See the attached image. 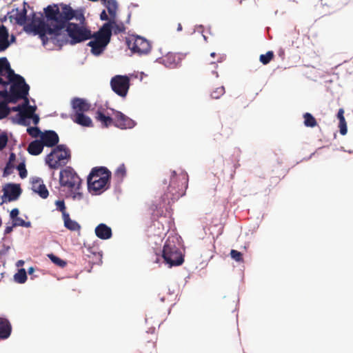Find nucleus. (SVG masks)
Instances as JSON below:
<instances>
[{"label": "nucleus", "mask_w": 353, "mask_h": 353, "mask_svg": "<svg viewBox=\"0 0 353 353\" xmlns=\"http://www.w3.org/2000/svg\"><path fill=\"white\" fill-rule=\"evenodd\" d=\"M13 222V226H22L26 228H30L31 226V223L30 221L26 222L23 219H22L20 217L16 218L14 220L12 221Z\"/></svg>", "instance_id": "nucleus-41"}, {"label": "nucleus", "mask_w": 353, "mask_h": 353, "mask_svg": "<svg viewBox=\"0 0 353 353\" xmlns=\"http://www.w3.org/2000/svg\"><path fill=\"white\" fill-rule=\"evenodd\" d=\"M108 24H103L99 30L92 34L93 40L88 46L91 47V52L94 55L101 54L110 41V32Z\"/></svg>", "instance_id": "nucleus-6"}, {"label": "nucleus", "mask_w": 353, "mask_h": 353, "mask_svg": "<svg viewBox=\"0 0 353 353\" xmlns=\"http://www.w3.org/2000/svg\"><path fill=\"white\" fill-rule=\"evenodd\" d=\"M3 197L8 198V201L17 200L21 193V189L19 184H8L3 188Z\"/></svg>", "instance_id": "nucleus-19"}, {"label": "nucleus", "mask_w": 353, "mask_h": 353, "mask_svg": "<svg viewBox=\"0 0 353 353\" xmlns=\"http://www.w3.org/2000/svg\"><path fill=\"white\" fill-rule=\"evenodd\" d=\"M81 179L71 167H66L61 170L59 174V183L61 186L65 187L72 194L73 199L82 197L79 192L81 186Z\"/></svg>", "instance_id": "nucleus-5"}, {"label": "nucleus", "mask_w": 353, "mask_h": 353, "mask_svg": "<svg viewBox=\"0 0 353 353\" xmlns=\"http://www.w3.org/2000/svg\"><path fill=\"white\" fill-rule=\"evenodd\" d=\"M163 183L164 193L162 198L170 204L185 194L188 186V176L184 172L177 174L175 171L170 170L167 177L163 179Z\"/></svg>", "instance_id": "nucleus-2"}, {"label": "nucleus", "mask_w": 353, "mask_h": 353, "mask_svg": "<svg viewBox=\"0 0 353 353\" xmlns=\"http://www.w3.org/2000/svg\"><path fill=\"white\" fill-rule=\"evenodd\" d=\"M8 66L5 63L4 57L0 58V84L3 86L8 85V82H6L5 72H8Z\"/></svg>", "instance_id": "nucleus-32"}, {"label": "nucleus", "mask_w": 353, "mask_h": 353, "mask_svg": "<svg viewBox=\"0 0 353 353\" xmlns=\"http://www.w3.org/2000/svg\"><path fill=\"white\" fill-rule=\"evenodd\" d=\"M339 128L340 129V133L342 135H345L347 132V123L345 118L339 121Z\"/></svg>", "instance_id": "nucleus-44"}, {"label": "nucleus", "mask_w": 353, "mask_h": 353, "mask_svg": "<svg viewBox=\"0 0 353 353\" xmlns=\"http://www.w3.org/2000/svg\"><path fill=\"white\" fill-rule=\"evenodd\" d=\"M130 85V79L126 75H115L110 80L112 90L121 97L127 95Z\"/></svg>", "instance_id": "nucleus-11"}, {"label": "nucleus", "mask_w": 353, "mask_h": 353, "mask_svg": "<svg viewBox=\"0 0 353 353\" xmlns=\"http://www.w3.org/2000/svg\"><path fill=\"white\" fill-rule=\"evenodd\" d=\"M225 88L223 86H220L212 92L211 97L212 99H218L225 94Z\"/></svg>", "instance_id": "nucleus-40"}, {"label": "nucleus", "mask_w": 353, "mask_h": 353, "mask_svg": "<svg viewBox=\"0 0 353 353\" xmlns=\"http://www.w3.org/2000/svg\"><path fill=\"white\" fill-rule=\"evenodd\" d=\"M8 103L0 101V119L6 118L10 113V108L8 106Z\"/></svg>", "instance_id": "nucleus-37"}, {"label": "nucleus", "mask_w": 353, "mask_h": 353, "mask_svg": "<svg viewBox=\"0 0 353 353\" xmlns=\"http://www.w3.org/2000/svg\"><path fill=\"white\" fill-rule=\"evenodd\" d=\"M2 224V221H1V219L0 218V226Z\"/></svg>", "instance_id": "nucleus-62"}, {"label": "nucleus", "mask_w": 353, "mask_h": 353, "mask_svg": "<svg viewBox=\"0 0 353 353\" xmlns=\"http://www.w3.org/2000/svg\"><path fill=\"white\" fill-rule=\"evenodd\" d=\"M14 280L18 283H24L27 280V274L25 269H19L18 272L14 275Z\"/></svg>", "instance_id": "nucleus-34"}, {"label": "nucleus", "mask_w": 353, "mask_h": 353, "mask_svg": "<svg viewBox=\"0 0 353 353\" xmlns=\"http://www.w3.org/2000/svg\"><path fill=\"white\" fill-rule=\"evenodd\" d=\"M28 103H29L28 99L24 100V101L22 104L18 105L17 106L10 108V112H19V113H20L21 108H23L24 106L27 105Z\"/></svg>", "instance_id": "nucleus-49"}, {"label": "nucleus", "mask_w": 353, "mask_h": 353, "mask_svg": "<svg viewBox=\"0 0 353 353\" xmlns=\"http://www.w3.org/2000/svg\"><path fill=\"white\" fill-rule=\"evenodd\" d=\"M55 205L57 206V210L60 211L62 213V216L64 217V214H68V213L65 211V205L63 200H58L55 202Z\"/></svg>", "instance_id": "nucleus-42"}, {"label": "nucleus", "mask_w": 353, "mask_h": 353, "mask_svg": "<svg viewBox=\"0 0 353 353\" xmlns=\"http://www.w3.org/2000/svg\"><path fill=\"white\" fill-rule=\"evenodd\" d=\"M15 39H16L14 35H11V38H10V39H9V41H10V44L14 42Z\"/></svg>", "instance_id": "nucleus-56"}, {"label": "nucleus", "mask_w": 353, "mask_h": 353, "mask_svg": "<svg viewBox=\"0 0 353 353\" xmlns=\"http://www.w3.org/2000/svg\"><path fill=\"white\" fill-rule=\"evenodd\" d=\"M63 220L64 222V226L71 231H79L81 229V225L75 221L72 220L68 214H64V217H63Z\"/></svg>", "instance_id": "nucleus-30"}, {"label": "nucleus", "mask_w": 353, "mask_h": 353, "mask_svg": "<svg viewBox=\"0 0 353 353\" xmlns=\"http://www.w3.org/2000/svg\"><path fill=\"white\" fill-rule=\"evenodd\" d=\"M100 19L102 21H109L110 18L108 17L105 10H103L100 14Z\"/></svg>", "instance_id": "nucleus-51"}, {"label": "nucleus", "mask_w": 353, "mask_h": 353, "mask_svg": "<svg viewBox=\"0 0 353 353\" xmlns=\"http://www.w3.org/2000/svg\"><path fill=\"white\" fill-rule=\"evenodd\" d=\"M5 63L8 66V72H5L6 82H8V85L11 83L10 85V101L12 103H16L19 100L28 99L29 93L30 86L26 83L25 79L23 77L19 74L14 73L10 68V63L8 59L4 57Z\"/></svg>", "instance_id": "nucleus-3"}, {"label": "nucleus", "mask_w": 353, "mask_h": 353, "mask_svg": "<svg viewBox=\"0 0 353 353\" xmlns=\"http://www.w3.org/2000/svg\"><path fill=\"white\" fill-rule=\"evenodd\" d=\"M26 3H24V6ZM8 17L12 21H15V23L19 26H23L27 21V10L24 6L21 10L18 8L12 9L11 12L8 14Z\"/></svg>", "instance_id": "nucleus-17"}, {"label": "nucleus", "mask_w": 353, "mask_h": 353, "mask_svg": "<svg viewBox=\"0 0 353 353\" xmlns=\"http://www.w3.org/2000/svg\"><path fill=\"white\" fill-rule=\"evenodd\" d=\"M71 106L72 109L71 114H76L88 112L90 109L91 105L85 99L75 97L71 101Z\"/></svg>", "instance_id": "nucleus-18"}, {"label": "nucleus", "mask_w": 353, "mask_h": 353, "mask_svg": "<svg viewBox=\"0 0 353 353\" xmlns=\"http://www.w3.org/2000/svg\"><path fill=\"white\" fill-rule=\"evenodd\" d=\"M41 141L44 146H55L59 141L58 134L52 130L46 131L41 134Z\"/></svg>", "instance_id": "nucleus-20"}, {"label": "nucleus", "mask_w": 353, "mask_h": 353, "mask_svg": "<svg viewBox=\"0 0 353 353\" xmlns=\"http://www.w3.org/2000/svg\"><path fill=\"white\" fill-rule=\"evenodd\" d=\"M163 257L170 267L180 265L184 261L181 250L170 239H168L163 246Z\"/></svg>", "instance_id": "nucleus-9"}, {"label": "nucleus", "mask_w": 353, "mask_h": 353, "mask_svg": "<svg viewBox=\"0 0 353 353\" xmlns=\"http://www.w3.org/2000/svg\"><path fill=\"white\" fill-rule=\"evenodd\" d=\"M34 272V268L33 267H30L28 268V273L31 275L33 274V272Z\"/></svg>", "instance_id": "nucleus-55"}, {"label": "nucleus", "mask_w": 353, "mask_h": 353, "mask_svg": "<svg viewBox=\"0 0 353 353\" xmlns=\"http://www.w3.org/2000/svg\"><path fill=\"white\" fill-rule=\"evenodd\" d=\"M43 147L44 145L41 140H35L28 145V152L32 155H39L42 152Z\"/></svg>", "instance_id": "nucleus-28"}, {"label": "nucleus", "mask_w": 353, "mask_h": 353, "mask_svg": "<svg viewBox=\"0 0 353 353\" xmlns=\"http://www.w3.org/2000/svg\"><path fill=\"white\" fill-rule=\"evenodd\" d=\"M337 118L340 121V120H342L343 119H344V110L343 108H340L338 111V113H337Z\"/></svg>", "instance_id": "nucleus-52"}, {"label": "nucleus", "mask_w": 353, "mask_h": 353, "mask_svg": "<svg viewBox=\"0 0 353 353\" xmlns=\"http://www.w3.org/2000/svg\"><path fill=\"white\" fill-rule=\"evenodd\" d=\"M304 119L303 123L305 127L314 128L317 125V121L313 115L309 112H305L303 115Z\"/></svg>", "instance_id": "nucleus-33"}, {"label": "nucleus", "mask_w": 353, "mask_h": 353, "mask_svg": "<svg viewBox=\"0 0 353 353\" xmlns=\"http://www.w3.org/2000/svg\"><path fill=\"white\" fill-rule=\"evenodd\" d=\"M19 211L17 208H14L10 212V218L13 220H14L16 218L18 217Z\"/></svg>", "instance_id": "nucleus-50"}, {"label": "nucleus", "mask_w": 353, "mask_h": 353, "mask_svg": "<svg viewBox=\"0 0 353 353\" xmlns=\"http://www.w3.org/2000/svg\"><path fill=\"white\" fill-rule=\"evenodd\" d=\"M112 111V116L114 117L113 125L121 130L132 129L136 125V122L124 114L123 112L110 109Z\"/></svg>", "instance_id": "nucleus-12"}, {"label": "nucleus", "mask_w": 353, "mask_h": 353, "mask_svg": "<svg viewBox=\"0 0 353 353\" xmlns=\"http://www.w3.org/2000/svg\"><path fill=\"white\" fill-rule=\"evenodd\" d=\"M339 128L340 129V133L342 135H345L347 132V123L345 118L339 121Z\"/></svg>", "instance_id": "nucleus-45"}, {"label": "nucleus", "mask_w": 353, "mask_h": 353, "mask_svg": "<svg viewBox=\"0 0 353 353\" xmlns=\"http://www.w3.org/2000/svg\"><path fill=\"white\" fill-rule=\"evenodd\" d=\"M23 261H19L18 262V264H19V265H21V264H23Z\"/></svg>", "instance_id": "nucleus-61"}, {"label": "nucleus", "mask_w": 353, "mask_h": 353, "mask_svg": "<svg viewBox=\"0 0 353 353\" xmlns=\"http://www.w3.org/2000/svg\"><path fill=\"white\" fill-rule=\"evenodd\" d=\"M94 118L101 123L103 128H108L110 125H113V116L109 112H105V110L103 108H98L95 112Z\"/></svg>", "instance_id": "nucleus-14"}, {"label": "nucleus", "mask_w": 353, "mask_h": 353, "mask_svg": "<svg viewBox=\"0 0 353 353\" xmlns=\"http://www.w3.org/2000/svg\"><path fill=\"white\" fill-rule=\"evenodd\" d=\"M32 183V189L34 192L37 193L42 199L48 198L49 192L41 178H34Z\"/></svg>", "instance_id": "nucleus-21"}, {"label": "nucleus", "mask_w": 353, "mask_h": 353, "mask_svg": "<svg viewBox=\"0 0 353 353\" xmlns=\"http://www.w3.org/2000/svg\"><path fill=\"white\" fill-rule=\"evenodd\" d=\"M8 248L6 250H4V251H1L0 250V254H5L6 252L8 250Z\"/></svg>", "instance_id": "nucleus-59"}, {"label": "nucleus", "mask_w": 353, "mask_h": 353, "mask_svg": "<svg viewBox=\"0 0 353 353\" xmlns=\"http://www.w3.org/2000/svg\"><path fill=\"white\" fill-rule=\"evenodd\" d=\"M37 108L36 106L30 105L29 103L21 108L20 113L17 114L19 117L17 123L19 125L28 126L30 125V122L27 120L32 117L34 112H35Z\"/></svg>", "instance_id": "nucleus-16"}, {"label": "nucleus", "mask_w": 353, "mask_h": 353, "mask_svg": "<svg viewBox=\"0 0 353 353\" xmlns=\"http://www.w3.org/2000/svg\"><path fill=\"white\" fill-rule=\"evenodd\" d=\"M85 21V19L84 20ZM80 22L79 21H78ZM85 21L79 24L71 23L68 21L65 24V31L70 38V43L76 44L92 38V32L83 26Z\"/></svg>", "instance_id": "nucleus-8"}, {"label": "nucleus", "mask_w": 353, "mask_h": 353, "mask_svg": "<svg viewBox=\"0 0 353 353\" xmlns=\"http://www.w3.org/2000/svg\"><path fill=\"white\" fill-rule=\"evenodd\" d=\"M0 96L4 99V101L3 102L12 103V101H10V91L9 92L6 90L0 91Z\"/></svg>", "instance_id": "nucleus-48"}, {"label": "nucleus", "mask_w": 353, "mask_h": 353, "mask_svg": "<svg viewBox=\"0 0 353 353\" xmlns=\"http://www.w3.org/2000/svg\"><path fill=\"white\" fill-rule=\"evenodd\" d=\"M16 161V154L13 152H11L9 156L8 161L6 165V167L3 170V176H7L10 175L12 172L13 169L15 168V164L14 162Z\"/></svg>", "instance_id": "nucleus-29"}, {"label": "nucleus", "mask_w": 353, "mask_h": 353, "mask_svg": "<svg viewBox=\"0 0 353 353\" xmlns=\"http://www.w3.org/2000/svg\"><path fill=\"white\" fill-rule=\"evenodd\" d=\"M12 331L10 321L5 318L0 317V340L8 339Z\"/></svg>", "instance_id": "nucleus-27"}, {"label": "nucleus", "mask_w": 353, "mask_h": 353, "mask_svg": "<svg viewBox=\"0 0 353 353\" xmlns=\"http://www.w3.org/2000/svg\"><path fill=\"white\" fill-rule=\"evenodd\" d=\"M96 236L103 240L109 239L112 237V229L105 223L99 224L95 228Z\"/></svg>", "instance_id": "nucleus-25"}, {"label": "nucleus", "mask_w": 353, "mask_h": 353, "mask_svg": "<svg viewBox=\"0 0 353 353\" xmlns=\"http://www.w3.org/2000/svg\"><path fill=\"white\" fill-rule=\"evenodd\" d=\"M30 119H32L33 123L34 125L38 124V123L39 122V117L37 114H35L34 112L33 113L32 117H31Z\"/></svg>", "instance_id": "nucleus-53"}, {"label": "nucleus", "mask_w": 353, "mask_h": 353, "mask_svg": "<svg viewBox=\"0 0 353 353\" xmlns=\"http://www.w3.org/2000/svg\"><path fill=\"white\" fill-rule=\"evenodd\" d=\"M126 175V168L124 164L120 165L114 172V176L119 180L122 181Z\"/></svg>", "instance_id": "nucleus-38"}, {"label": "nucleus", "mask_w": 353, "mask_h": 353, "mask_svg": "<svg viewBox=\"0 0 353 353\" xmlns=\"http://www.w3.org/2000/svg\"><path fill=\"white\" fill-rule=\"evenodd\" d=\"M177 30H178V31H181V30H182V26H181V23H179V24H178V26H177Z\"/></svg>", "instance_id": "nucleus-58"}, {"label": "nucleus", "mask_w": 353, "mask_h": 353, "mask_svg": "<svg viewBox=\"0 0 353 353\" xmlns=\"http://www.w3.org/2000/svg\"><path fill=\"white\" fill-rule=\"evenodd\" d=\"M70 150L65 145H59L47 155L46 163L51 169L64 166L70 159Z\"/></svg>", "instance_id": "nucleus-7"}, {"label": "nucleus", "mask_w": 353, "mask_h": 353, "mask_svg": "<svg viewBox=\"0 0 353 353\" xmlns=\"http://www.w3.org/2000/svg\"><path fill=\"white\" fill-rule=\"evenodd\" d=\"M111 172L105 167H95L88 176V188L90 192L99 194L110 185Z\"/></svg>", "instance_id": "nucleus-4"}, {"label": "nucleus", "mask_w": 353, "mask_h": 353, "mask_svg": "<svg viewBox=\"0 0 353 353\" xmlns=\"http://www.w3.org/2000/svg\"><path fill=\"white\" fill-rule=\"evenodd\" d=\"M27 132L32 137H37L41 133L37 127H30L27 129Z\"/></svg>", "instance_id": "nucleus-46"}, {"label": "nucleus", "mask_w": 353, "mask_h": 353, "mask_svg": "<svg viewBox=\"0 0 353 353\" xmlns=\"http://www.w3.org/2000/svg\"><path fill=\"white\" fill-rule=\"evenodd\" d=\"M8 136L3 133L0 135V150L4 149L8 143Z\"/></svg>", "instance_id": "nucleus-47"}, {"label": "nucleus", "mask_w": 353, "mask_h": 353, "mask_svg": "<svg viewBox=\"0 0 353 353\" xmlns=\"http://www.w3.org/2000/svg\"><path fill=\"white\" fill-rule=\"evenodd\" d=\"M274 57L273 51H268L264 54H261L259 57V61L263 64H268Z\"/></svg>", "instance_id": "nucleus-35"}, {"label": "nucleus", "mask_w": 353, "mask_h": 353, "mask_svg": "<svg viewBox=\"0 0 353 353\" xmlns=\"http://www.w3.org/2000/svg\"><path fill=\"white\" fill-rule=\"evenodd\" d=\"M230 256H231L232 259H233L234 261H236L237 262H243V261L242 253L236 250H232L230 251Z\"/></svg>", "instance_id": "nucleus-43"}, {"label": "nucleus", "mask_w": 353, "mask_h": 353, "mask_svg": "<svg viewBox=\"0 0 353 353\" xmlns=\"http://www.w3.org/2000/svg\"><path fill=\"white\" fill-rule=\"evenodd\" d=\"M15 168L18 170L19 176L21 179H25V178L27 177L28 172H27V170L26 168V161H25V159H23L19 163V165L17 166H15Z\"/></svg>", "instance_id": "nucleus-36"}, {"label": "nucleus", "mask_w": 353, "mask_h": 353, "mask_svg": "<svg viewBox=\"0 0 353 353\" xmlns=\"http://www.w3.org/2000/svg\"><path fill=\"white\" fill-rule=\"evenodd\" d=\"M157 339L155 334V327H150L141 335V341L143 345L148 347V350H151L156 347V341Z\"/></svg>", "instance_id": "nucleus-15"}, {"label": "nucleus", "mask_w": 353, "mask_h": 353, "mask_svg": "<svg viewBox=\"0 0 353 353\" xmlns=\"http://www.w3.org/2000/svg\"><path fill=\"white\" fill-rule=\"evenodd\" d=\"M126 43L134 53L146 54L151 50L150 41L140 36L132 35L127 39Z\"/></svg>", "instance_id": "nucleus-10"}, {"label": "nucleus", "mask_w": 353, "mask_h": 353, "mask_svg": "<svg viewBox=\"0 0 353 353\" xmlns=\"http://www.w3.org/2000/svg\"><path fill=\"white\" fill-rule=\"evenodd\" d=\"M70 119L76 123L83 127H92V119L84 113L71 114Z\"/></svg>", "instance_id": "nucleus-23"}, {"label": "nucleus", "mask_w": 353, "mask_h": 353, "mask_svg": "<svg viewBox=\"0 0 353 353\" xmlns=\"http://www.w3.org/2000/svg\"><path fill=\"white\" fill-rule=\"evenodd\" d=\"M12 226H7L5 229V234H9L12 231Z\"/></svg>", "instance_id": "nucleus-54"}, {"label": "nucleus", "mask_w": 353, "mask_h": 353, "mask_svg": "<svg viewBox=\"0 0 353 353\" xmlns=\"http://www.w3.org/2000/svg\"><path fill=\"white\" fill-rule=\"evenodd\" d=\"M48 257L52 261V262H53L55 265L60 268H64L67 265L66 261L62 260L61 259L54 255L53 254H48Z\"/></svg>", "instance_id": "nucleus-39"}, {"label": "nucleus", "mask_w": 353, "mask_h": 353, "mask_svg": "<svg viewBox=\"0 0 353 353\" xmlns=\"http://www.w3.org/2000/svg\"><path fill=\"white\" fill-rule=\"evenodd\" d=\"M183 57V54L168 52L160 59V62L167 68H174L181 63Z\"/></svg>", "instance_id": "nucleus-13"}, {"label": "nucleus", "mask_w": 353, "mask_h": 353, "mask_svg": "<svg viewBox=\"0 0 353 353\" xmlns=\"http://www.w3.org/2000/svg\"><path fill=\"white\" fill-rule=\"evenodd\" d=\"M61 9L57 5L48 6L44 9L47 21L50 22L48 26L41 21L36 27L35 31L39 34L43 43L47 39L46 34L58 36L61 30L65 28L68 21L75 19L82 23L85 20L83 13L81 10H74L69 5L61 4Z\"/></svg>", "instance_id": "nucleus-1"}, {"label": "nucleus", "mask_w": 353, "mask_h": 353, "mask_svg": "<svg viewBox=\"0 0 353 353\" xmlns=\"http://www.w3.org/2000/svg\"><path fill=\"white\" fill-rule=\"evenodd\" d=\"M8 29L3 24H0V52H3L10 46L9 41Z\"/></svg>", "instance_id": "nucleus-24"}, {"label": "nucleus", "mask_w": 353, "mask_h": 353, "mask_svg": "<svg viewBox=\"0 0 353 353\" xmlns=\"http://www.w3.org/2000/svg\"><path fill=\"white\" fill-rule=\"evenodd\" d=\"M103 3L107 8L110 17H116L117 10L118 8L117 2L116 0H101Z\"/></svg>", "instance_id": "nucleus-31"}, {"label": "nucleus", "mask_w": 353, "mask_h": 353, "mask_svg": "<svg viewBox=\"0 0 353 353\" xmlns=\"http://www.w3.org/2000/svg\"><path fill=\"white\" fill-rule=\"evenodd\" d=\"M222 61V59L219 57L216 61H208L204 68L203 72L207 77H214L217 79L219 77L218 72H216V69L218 68L217 63H220Z\"/></svg>", "instance_id": "nucleus-22"}, {"label": "nucleus", "mask_w": 353, "mask_h": 353, "mask_svg": "<svg viewBox=\"0 0 353 353\" xmlns=\"http://www.w3.org/2000/svg\"><path fill=\"white\" fill-rule=\"evenodd\" d=\"M7 20V16H5L3 18H0V22L3 23Z\"/></svg>", "instance_id": "nucleus-57"}, {"label": "nucleus", "mask_w": 353, "mask_h": 353, "mask_svg": "<svg viewBox=\"0 0 353 353\" xmlns=\"http://www.w3.org/2000/svg\"><path fill=\"white\" fill-rule=\"evenodd\" d=\"M210 56L214 58L216 56V53L215 52H212L210 54Z\"/></svg>", "instance_id": "nucleus-60"}, {"label": "nucleus", "mask_w": 353, "mask_h": 353, "mask_svg": "<svg viewBox=\"0 0 353 353\" xmlns=\"http://www.w3.org/2000/svg\"><path fill=\"white\" fill-rule=\"evenodd\" d=\"M104 24H108L110 29V37L112 36V32H114V34H118L120 33H123L125 31V27L122 22L117 23L116 21V17H110L109 21L105 23Z\"/></svg>", "instance_id": "nucleus-26"}]
</instances>
